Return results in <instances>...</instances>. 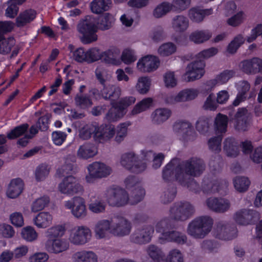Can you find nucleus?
Instances as JSON below:
<instances>
[{
    "mask_svg": "<svg viewBox=\"0 0 262 262\" xmlns=\"http://www.w3.org/2000/svg\"><path fill=\"white\" fill-rule=\"evenodd\" d=\"M205 169L206 164L202 159L192 157L179 164L177 169V178L187 180L190 177H200Z\"/></svg>",
    "mask_w": 262,
    "mask_h": 262,
    "instance_id": "nucleus-1",
    "label": "nucleus"
},
{
    "mask_svg": "<svg viewBox=\"0 0 262 262\" xmlns=\"http://www.w3.org/2000/svg\"><path fill=\"white\" fill-rule=\"evenodd\" d=\"M213 224L212 219L209 216L197 217L188 224L187 233L194 239H203L211 231Z\"/></svg>",
    "mask_w": 262,
    "mask_h": 262,
    "instance_id": "nucleus-2",
    "label": "nucleus"
},
{
    "mask_svg": "<svg viewBox=\"0 0 262 262\" xmlns=\"http://www.w3.org/2000/svg\"><path fill=\"white\" fill-rule=\"evenodd\" d=\"M107 203L113 207H122L126 205L129 198L127 192L120 187H109L105 191Z\"/></svg>",
    "mask_w": 262,
    "mask_h": 262,
    "instance_id": "nucleus-3",
    "label": "nucleus"
},
{
    "mask_svg": "<svg viewBox=\"0 0 262 262\" xmlns=\"http://www.w3.org/2000/svg\"><path fill=\"white\" fill-rule=\"evenodd\" d=\"M97 27L92 19L81 20L77 25L78 31L82 34L80 40L84 44H89L97 40Z\"/></svg>",
    "mask_w": 262,
    "mask_h": 262,
    "instance_id": "nucleus-4",
    "label": "nucleus"
},
{
    "mask_svg": "<svg viewBox=\"0 0 262 262\" xmlns=\"http://www.w3.org/2000/svg\"><path fill=\"white\" fill-rule=\"evenodd\" d=\"M195 212L194 206L188 202L174 203L170 209L171 218L176 221L183 222L192 216Z\"/></svg>",
    "mask_w": 262,
    "mask_h": 262,
    "instance_id": "nucleus-5",
    "label": "nucleus"
},
{
    "mask_svg": "<svg viewBox=\"0 0 262 262\" xmlns=\"http://www.w3.org/2000/svg\"><path fill=\"white\" fill-rule=\"evenodd\" d=\"M95 74L96 78L103 85V88L100 90L101 97L104 100H110L112 102L117 100L121 95V88L114 84H105L106 80L100 70L97 69Z\"/></svg>",
    "mask_w": 262,
    "mask_h": 262,
    "instance_id": "nucleus-6",
    "label": "nucleus"
},
{
    "mask_svg": "<svg viewBox=\"0 0 262 262\" xmlns=\"http://www.w3.org/2000/svg\"><path fill=\"white\" fill-rule=\"evenodd\" d=\"M120 164L126 169L135 173L141 172L146 168L145 163L139 161L138 157L133 151L122 154L120 159Z\"/></svg>",
    "mask_w": 262,
    "mask_h": 262,
    "instance_id": "nucleus-7",
    "label": "nucleus"
},
{
    "mask_svg": "<svg viewBox=\"0 0 262 262\" xmlns=\"http://www.w3.org/2000/svg\"><path fill=\"white\" fill-rule=\"evenodd\" d=\"M89 174L85 177L88 183H94L96 179L107 177L111 173V168L103 163L96 162L88 166Z\"/></svg>",
    "mask_w": 262,
    "mask_h": 262,
    "instance_id": "nucleus-8",
    "label": "nucleus"
},
{
    "mask_svg": "<svg viewBox=\"0 0 262 262\" xmlns=\"http://www.w3.org/2000/svg\"><path fill=\"white\" fill-rule=\"evenodd\" d=\"M64 206L72 209V213L77 219L84 218L87 214V210L84 200L80 196H74L71 200L66 201Z\"/></svg>",
    "mask_w": 262,
    "mask_h": 262,
    "instance_id": "nucleus-9",
    "label": "nucleus"
},
{
    "mask_svg": "<svg viewBox=\"0 0 262 262\" xmlns=\"http://www.w3.org/2000/svg\"><path fill=\"white\" fill-rule=\"evenodd\" d=\"M237 229L234 224L220 221L217 223L215 236L222 240H231L237 236Z\"/></svg>",
    "mask_w": 262,
    "mask_h": 262,
    "instance_id": "nucleus-10",
    "label": "nucleus"
},
{
    "mask_svg": "<svg viewBox=\"0 0 262 262\" xmlns=\"http://www.w3.org/2000/svg\"><path fill=\"white\" fill-rule=\"evenodd\" d=\"M154 228L151 226H145L136 229L130 236L131 242L143 245L149 243L151 240Z\"/></svg>",
    "mask_w": 262,
    "mask_h": 262,
    "instance_id": "nucleus-11",
    "label": "nucleus"
},
{
    "mask_svg": "<svg viewBox=\"0 0 262 262\" xmlns=\"http://www.w3.org/2000/svg\"><path fill=\"white\" fill-rule=\"evenodd\" d=\"M112 233L117 236H123L128 235L132 229L130 222L125 218L116 216L112 218Z\"/></svg>",
    "mask_w": 262,
    "mask_h": 262,
    "instance_id": "nucleus-12",
    "label": "nucleus"
},
{
    "mask_svg": "<svg viewBox=\"0 0 262 262\" xmlns=\"http://www.w3.org/2000/svg\"><path fill=\"white\" fill-rule=\"evenodd\" d=\"M58 189L62 193L71 194L82 192L83 191V187L76 182L75 177L69 176L64 178L58 185Z\"/></svg>",
    "mask_w": 262,
    "mask_h": 262,
    "instance_id": "nucleus-13",
    "label": "nucleus"
},
{
    "mask_svg": "<svg viewBox=\"0 0 262 262\" xmlns=\"http://www.w3.org/2000/svg\"><path fill=\"white\" fill-rule=\"evenodd\" d=\"M234 219L239 225H248L256 222L259 219V214L253 210L243 209L235 213Z\"/></svg>",
    "mask_w": 262,
    "mask_h": 262,
    "instance_id": "nucleus-14",
    "label": "nucleus"
},
{
    "mask_svg": "<svg viewBox=\"0 0 262 262\" xmlns=\"http://www.w3.org/2000/svg\"><path fill=\"white\" fill-rule=\"evenodd\" d=\"M234 119L235 120L234 126L236 130L241 132L248 130L251 123L252 117L246 108H239L234 115Z\"/></svg>",
    "mask_w": 262,
    "mask_h": 262,
    "instance_id": "nucleus-15",
    "label": "nucleus"
},
{
    "mask_svg": "<svg viewBox=\"0 0 262 262\" xmlns=\"http://www.w3.org/2000/svg\"><path fill=\"white\" fill-rule=\"evenodd\" d=\"M91 237L90 229L85 226H79L71 233L69 240L74 245H81L88 243Z\"/></svg>",
    "mask_w": 262,
    "mask_h": 262,
    "instance_id": "nucleus-16",
    "label": "nucleus"
},
{
    "mask_svg": "<svg viewBox=\"0 0 262 262\" xmlns=\"http://www.w3.org/2000/svg\"><path fill=\"white\" fill-rule=\"evenodd\" d=\"M207 207L217 213H224L230 207V203L228 200L223 198H209L206 201Z\"/></svg>",
    "mask_w": 262,
    "mask_h": 262,
    "instance_id": "nucleus-17",
    "label": "nucleus"
},
{
    "mask_svg": "<svg viewBox=\"0 0 262 262\" xmlns=\"http://www.w3.org/2000/svg\"><path fill=\"white\" fill-rule=\"evenodd\" d=\"M241 70L246 74L262 73V60L257 57L245 60L240 64Z\"/></svg>",
    "mask_w": 262,
    "mask_h": 262,
    "instance_id": "nucleus-18",
    "label": "nucleus"
},
{
    "mask_svg": "<svg viewBox=\"0 0 262 262\" xmlns=\"http://www.w3.org/2000/svg\"><path fill=\"white\" fill-rule=\"evenodd\" d=\"M45 245L47 251L54 254L63 252L69 248V243L66 239L60 238L47 240Z\"/></svg>",
    "mask_w": 262,
    "mask_h": 262,
    "instance_id": "nucleus-19",
    "label": "nucleus"
},
{
    "mask_svg": "<svg viewBox=\"0 0 262 262\" xmlns=\"http://www.w3.org/2000/svg\"><path fill=\"white\" fill-rule=\"evenodd\" d=\"M217 180L209 177H205L202 183V189L204 193H214L219 191L220 189L227 187L228 183L226 181H222V185H218Z\"/></svg>",
    "mask_w": 262,
    "mask_h": 262,
    "instance_id": "nucleus-20",
    "label": "nucleus"
},
{
    "mask_svg": "<svg viewBox=\"0 0 262 262\" xmlns=\"http://www.w3.org/2000/svg\"><path fill=\"white\" fill-rule=\"evenodd\" d=\"M159 64L158 59L152 56H147L139 60L137 68L141 72H150L156 70Z\"/></svg>",
    "mask_w": 262,
    "mask_h": 262,
    "instance_id": "nucleus-21",
    "label": "nucleus"
},
{
    "mask_svg": "<svg viewBox=\"0 0 262 262\" xmlns=\"http://www.w3.org/2000/svg\"><path fill=\"white\" fill-rule=\"evenodd\" d=\"M112 218L110 220L103 219L98 221L95 224L94 232L97 238H103L105 237L108 232L112 233Z\"/></svg>",
    "mask_w": 262,
    "mask_h": 262,
    "instance_id": "nucleus-22",
    "label": "nucleus"
},
{
    "mask_svg": "<svg viewBox=\"0 0 262 262\" xmlns=\"http://www.w3.org/2000/svg\"><path fill=\"white\" fill-rule=\"evenodd\" d=\"M173 129L184 139L187 140L191 139L193 127L189 122L183 121H177L173 125Z\"/></svg>",
    "mask_w": 262,
    "mask_h": 262,
    "instance_id": "nucleus-23",
    "label": "nucleus"
},
{
    "mask_svg": "<svg viewBox=\"0 0 262 262\" xmlns=\"http://www.w3.org/2000/svg\"><path fill=\"white\" fill-rule=\"evenodd\" d=\"M171 115V111L168 108H157L151 115V121L155 124H161L167 120Z\"/></svg>",
    "mask_w": 262,
    "mask_h": 262,
    "instance_id": "nucleus-24",
    "label": "nucleus"
},
{
    "mask_svg": "<svg viewBox=\"0 0 262 262\" xmlns=\"http://www.w3.org/2000/svg\"><path fill=\"white\" fill-rule=\"evenodd\" d=\"M74 262H97V256L91 251L81 250L74 253L72 257Z\"/></svg>",
    "mask_w": 262,
    "mask_h": 262,
    "instance_id": "nucleus-25",
    "label": "nucleus"
},
{
    "mask_svg": "<svg viewBox=\"0 0 262 262\" xmlns=\"http://www.w3.org/2000/svg\"><path fill=\"white\" fill-rule=\"evenodd\" d=\"M23 188L24 183L20 179L12 180L9 184L7 191V195L10 198H16L21 193Z\"/></svg>",
    "mask_w": 262,
    "mask_h": 262,
    "instance_id": "nucleus-26",
    "label": "nucleus"
},
{
    "mask_svg": "<svg viewBox=\"0 0 262 262\" xmlns=\"http://www.w3.org/2000/svg\"><path fill=\"white\" fill-rule=\"evenodd\" d=\"M180 163L177 159H173L168 163L163 170V179L169 181L174 177L177 180V169Z\"/></svg>",
    "mask_w": 262,
    "mask_h": 262,
    "instance_id": "nucleus-27",
    "label": "nucleus"
},
{
    "mask_svg": "<svg viewBox=\"0 0 262 262\" xmlns=\"http://www.w3.org/2000/svg\"><path fill=\"white\" fill-rule=\"evenodd\" d=\"M212 36L211 33L207 30H195L190 33L189 40L195 44H201L208 40Z\"/></svg>",
    "mask_w": 262,
    "mask_h": 262,
    "instance_id": "nucleus-28",
    "label": "nucleus"
},
{
    "mask_svg": "<svg viewBox=\"0 0 262 262\" xmlns=\"http://www.w3.org/2000/svg\"><path fill=\"white\" fill-rule=\"evenodd\" d=\"M115 133V127L112 124L102 125L95 133V137L104 140L112 138Z\"/></svg>",
    "mask_w": 262,
    "mask_h": 262,
    "instance_id": "nucleus-29",
    "label": "nucleus"
},
{
    "mask_svg": "<svg viewBox=\"0 0 262 262\" xmlns=\"http://www.w3.org/2000/svg\"><path fill=\"white\" fill-rule=\"evenodd\" d=\"M97 153L95 146L90 143H85L79 147L77 155L81 159H88L93 157Z\"/></svg>",
    "mask_w": 262,
    "mask_h": 262,
    "instance_id": "nucleus-30",
    "label": "nucleus"
},
{
    "mask_svg": "<svg viewBox=\"0 0 262 262\" xmlns=\"http://www.w3.org/2000/svg\"><path fill=\"white\" fill-rule=\"evenodd\" d=\"M189 27L188 19L182 15L174 17L172 20V27L177 32H183Z\"/></svg>",
    "mask_w": 262,
    "mask_h": 262,
    "instance_id": "nucleus-31",
    "label": "nucleus"
},
{
    "mask_svg": "<svg viewBox=\"0 0 262 262\" xmlns=\"http://www.w3.org/2000/svg\"><path fill=\"white\" fill-rule=\"evenodd\" d=\"M120 50L112 47L108 50L101 53V60L106 63L115 64L119 56Z\"/></svg>",
    "mask_w": 262,
    "mask_h": 262,
    "instance_id": "nucleus-32",
    "label": "nucleus"
},
{
    "mask_svg": "<svg viewBox=\"0 0 262 262\" xmlns=\"http://www.w3.org/2000/svg\"><path fill=\"white\" fill-rule=\"evenodd\" d=\"M111 4V0H93L90 4V7L93 13L100 14L108 11Z\"/></svg>",
    "mask_w": 262,
    "mask_h": 262,
    "instance_id": "nucleus-33",
    "label": "nucleus"
},
{
    "mask_svg": "<svg viewBox=\"0 0 262 262\" xmlns=\"http://www.w3.org/2000/svg\"><path fill=\"white\" fill-rule=\"evenodd\" d=\"M228 118L227 116L221 114H217L214 122V129L215 133L221 135L227 131Z\"/></svg>",
    "mask_w": 262,
    "mask_h": 262,
    "instance_id": "nucleus-34",
    "label": "nucleus"
},
{
    "mask_svg": "<svg viewBox=\"0 0 262 262\" xmlns=\"http://www.w3.org/2000/svg\"><path fill=\"white\" fill-rule=\"evenodd\" d=\"M147 255L155 262H160L165 259V254L162 249L158 246L154 245H149L146 248Z\"/></svg>",
    "mask_w": 262,
    "mask_h": 262,
    "instance_id": "nucleus-35",
    "label": "nucleus"
},
{
    "mask_svg": "<svg viewBox=\"0 0 262 262\" xmlns=\"http://www.w3.org/2000/svg\"><path fill=\"white\" fill-rule=\"evenodd\" d=\"M38 228H46L52 224V216L47 212L39 213L33 220Z\"/></svg>",
    "mask_w": 262,
    "mask_h": 262,
    "instance_id": "nucleus-36",
    "label": "nucleus"
},
{
    "mask_svg": "<svg viewBox=\"0 0 262 262\" xmlns=\"http://www.w3.org/2000/svg\"><path fill=\"white\" fill-rule=\"evenodd\" d=\"M36 17V12L32 9L26 10L19 14L16 18V25L18 27H23L30 23Z\"/></svg>",
    "mask_w": 262,
    "mask_h": 262,
    "instance_id": "nucleus-37",
    "label": "nucleus"
},
{
    "mask_svg": "<svg viewBox=\"0 0 262 262\" xmlns=\"http://www.w3.org/2000/svg\"><path fill=\"white\" fill-rule=\"evenodd\" d=\"M199 92L196 89H187L180 92L175 97L174 100L177 102H183L194 99L196 97Z\"/></svg>",
    "mask_w": 262,
    "mask_h": 262,
    "instance_id": "nucleus-38",
    "label": "nucleus"
},
{
    "mask_svg": "<svg viewBox=\"0 0 262 262\" xmlns=\"http://www.w3.org/2000/svg\"><path fill=\"white\" fill-rule=\"evenodd\" d=\"M224 144V149L227 156L235 157L238 155V145L234 139L227 138L225 140Z\"/></svg>",
    "mask_w": 262,
    "mask_h": 262,
    "instance_id": "nucleus-39",
    "label": "nucleus"
},
{
    "mask_svg": "<svg viewBox=\"0 0 262 262\" xmlns=\"http://www.w3.org/2000/svg\"><path fill=\"white\" fill-rule=\"evenodd\" d=\"M76 105L82 110H86L93 105L90 96L83 94H77L74 99Z\"/></svg>",
    "mask_w": 262,
    "mask_h": 262,
    "instance_id": "nucleus-40",
    "label": "nucleus"
},
{
    "mask_svg": "<svg viewBox=\"0 0 262 262\" xmlns=\"http://www.w3.org/2000/svg\"><path fill=\"white\" fill-rule=\"evenodd\" d=\"M172 11L170 3L163 2L158 5L152 11V16L156 18H161L166 15L169 12Z\"/></svg>",
    "mask_w": 262,
    "mask_h": 262,
    "instance_id": "nucleus-41",
    "label": "nucleus"
},
{
    "mask_svg": "<svg viewBox=\"0 0 262 262\" xmlns=\"http://www.w3.org/2000/svg\"><path fill=\"white\" fill-rule=\"evenodd\" d=\"M65 231L64 227L62 225H57L49 228L46 232L47 240L58 239V238L64 235Z\"/></svg>",
    "mask_w": 262,
    "mask_h": 262,
    "instance_id": "nucleus-42",
    "label": "nucleus"
},
{
    "mask_svg": "<svg viewBox=\"0 0 262 262\" xmlns=\"http://www.w3.org/2000/svg\"><path fill=\"white\" fill-rule=\"evenodd\" d=\"M114 22L113 15L110 13H105L99 17L97 28L101 30H108L112 27Z\"/></svg>",
    "mask_w": 262,
    "mask_h": 262,
    "instance_id": "nucleus-43",
    "label": "nucleus"
},
{
    "mask_svg": "<svg viewBox=\"0 0 262 262\" xmlns=\"http://www.w3.org/2000/svg\"><path fill=\"white\" fill-rule=\"evenodd\" d=\"M153 100L151 98H146L137 103L132 111L133 115H137L149 109L152 105Z\"/></svg>",
    "mask_w": 262,
    "mask_h": 262,
    "instance_id": "nucleus-44",
    "label": "nucleus"
},
{
    "mask_svg": "<svg viewBox=\"0 0 262 262\" xmlns=\"http://www.w3.org/2000/svg\"><path fill=\"white\" fill-rule=\"evenodd\" d=\"M89 209L95 214L103 213L106 208V203L101 199H97L88 205Z\"/></svg>",
    "mask_w": 262,
    "mask_h": 262,
    "instance_id": "nucleus-45",
    "label": "nucleus"
},
{
    "mask_svg": "<svg viewBox=\"0 0 262 262\" xmlns=\"http://www.w3.org/2000/svg\"><path fill=\"white\" fill-rule=\"evenodd\" d=\"M164 237L170 241L174 242L180 244H184L187 241L186 235L184 233L177 231H172L167 232Z\"/></svg>",
    "mask_w": 262,
    "mask_h": 262,
    "instance_id": "nucleus-46",
    "label": "nucleus"
},
{
    "mask_svg": "<svg viewBox=\"0 0 262 262\" xmlns=\"http://www.w3.org/2000/svg\"><path fill=\"white\" fill-rule=\"evenodd\" d=\"M233 182L235 188L240 192L247 191L250 184L248 179L245 177H236Z\"/></svg>",
    "mask_w": 262,
    "mask_h": 262,
    "instance_id": "nucleus-47",
    "label": "nucleus"
},
{
    "mask_svg": "<svg viewBox=\"0 0 262 262\" xmlns=\"http://www.w3.org/2000/svg\"><path fill=\"white\" fill-rule=\"evenodd\" d=\"M14 44L15 41L13 38L9 37L6 39L3 35H0V53H9Z\"/></svg>",
    "mask_w": 262,
    "mask_h": 262,
    "instance_id": "nucleus-48",
    "label": "nucleus"
},
{
    "mask_svg": "<svg viewBox=\"0 0 262 262\" xmlns=\"http://www.w3.org/2000/svg\"><path fill=\"white\" fill-rule=\"evenodd\" d=\"M50 202V199L48 196H43L35 200L31 206V210L36 212L43 210Z\"/></svg>",
    "mask_w": 262,
    "mask_h": 262,
    "instance_id": "nucleus-49",
    "label": "nucleus"
},
{
    "mask_svg": "<svg viewBox=\"0 0 262 262\" xmlns=\"http://www.w3.org/2000/svg\"><path fill=\"white\" fill-rule=\"evenodd\" d=\"M145 193V190L140 186H138L132 190L129 200L132 204H137L142 200Z\"/></svg>",
    "mask_w": 262,
    "mask_h": 262,
    "instance_id": "nucleus-50",
    "label": "nucleus"
},
{
    "mask_svg": "<svg viewBox=\"0 0 262 262\" xmlns=\"http://www.w3.org/2000/svg\"><path fill=\"white\" fill-rule=\"evenodd\" d=\"M194 177H190L188 180H182L180 178H177V180L183 186H186L190 190L197 193L200 191V186L198 183L193 179Z\"/></svg>",
    "mask_w": 262,
    "mask_h": 262,
    "instance_id": "nucleus-51",
    "label": "nucleus"
},
{
    "mask_svg": "<svg viewBox=\"0 0 262 262\" xmlns=\"http://www.w3.org/2000/svg\"><path fill=\"white\" fill-rule=\"evenodd\" d=\"M172 225L170 220L168 219H164L157 222L156 225V230L165 236L166 233L169 232L168 230L172 228Z\"/></svg>",
    "mask_w": 262,
    "mask_h": 262,
    "instance_id": "nucleus-52",
    "label": "nucleus"
},
{
    "mask_svg": "<svg viewBox=\"0 0 262 262\" xmlns=\"http://www.w3.org/2000/svg\"><path fill=\"white\" fill-rule=\"evenodd\" d=\"M191 0H173L170 3L172 11L180 12L186 9L190 4Z\"/></svg>",
    "mask_w": 262,
    "mask_h": 262,
    "instance_id": "nucleus-53",
    "label": "nucleus"
},
{
    "mask_svg": "<svg viewBox=\"0 0 262 262\" xmlns=\"http://www.w3.org/2000/svg\"><path fill=\"white\" fill-rule=\"evenodd\" d=\"M245 38L241 34H238L229 44L227 51L231 54L235 53L239 47L244 42Z\"/></svg>",
    "mask_w": 262,
    "mask_h": 262,
    "instance_id": "nucleus-54",
    "label": "nucleus"
},
{
    "mask_svg": "<svg viewBox=\"0 0 262 262\" xmlns=\"http://www.w3.org/2000/svg\"><path fill=\"white\" fill-rule=\"evenodd\" d=\"M177 193L176 187L174 185H170L164 192L161 196V201L164 204H167L174 199Z\"/></svg>",
    "mask_w": 262,
    "mask_h": 262,
    "instance_id": "nucleus-55",
    "label": "nucleus"
},
{
    "mask_svg": "<svg viewBox=\"0 0 262 262\" xmlns=\"http://www.w3.org/2000/svg\"><path fill=\"white\" fill-rule=\"evenodd\" d=\"M29 125L25 123L15 127L7 135L9 139H14L24 134L27 130Z\"/></svg>",
    "mask_w": 262,
    "mask_h": 262,
    "instance_id": "nucleus-56",
    "label": "nucleus"
},
{
    "mask_svg": "<svg viewBox=\"0 0 262 262\" xmlns=\"http://www.w3.org/2000/svg\"><path fill=\"white\" fill-rule=\"evenodd\" d=\"M207 10H204L198 8L191 9L189 11L190 18L193 21L200 22L203 20Z\"/></svg>",
    "mask_w": 262,
    "mask_h": 262,
    "instance_id": "nucleus-57",
    "label": "nucleus"
},
{
    "mask_svg": "<svg viewBox=\"0 0 262 262\" xmlns=\"http://www.w3.org/2000/svg\"><path fill=\"white\" fill-rule=\"evenodd\" d=\"M204 74V72H199L194 69H189L187 67V71L183 76V79L186 81H194L201 78Z\"/></svg>",
    "mask_w": 262,
    "mask_h": 262,
    "instance_id": "nucleus-58",
    "label": "nucleus"
},
{
    "mask_svg": "<svg viewBox=\"0 0 262 262\" xmlns=\"http://www.w3.org/2000/svg\"><path fill=\"white\" fill-rule=\"evenodd\" d=\"M176 51V46L173 43L167 42L159 48L158 53L162 56H167L174 53Z\"/></svg>",
    "mask_w": 262,
    "mask_h": 262,
    "instance_id": "nucleus-59",
    "label": "nucleus"
},
{
    "mask_svg": "<svg viewBox=\"0 0 262 262\" xmlns=\"http://www.w3.org/2000/svg\"><path fill=\"white\" fill-rule=\"evenodd\" d=\"M150 81L147 77H141L136 85L137 90L140 94H144L149 91Z\"/></svg>",
    "mask_w": 262,
    "mask_h": 262,
    "instance_id": "nucleus-60",
    "label": "nucleus"
},
{
    "mask_svg": "<svg viewBox=\"0 0 262 262\" xmlns=\"http://www.w3.org/2000/svg\"><path fill=\"white\" fill-rule=\"evenodd\" d=\"M223 165V160L219 155L212 157L209 162L210 170L214 173L220 171Z\"/></svg>",
    "mask_w": 262,
    "mask_h": 262,
    "instance_id": "nucleus-61",
    "label": "nucleus"
},
{
    "mask_svg": "<svg viewBox=\"0 0 262 262\" xmlns=\"http://www.w3.org/2000/svg\"><path fill=\"white\" fill-rule=\"evenodd\" d=\"M130 125L129 122L120 124L117 129L115 140L117 142L120 143L123 140L127 135V127Z\"/></svg>",
    "mask_w": 262,
    "mask_h": 262,
    "instance_id": "nucleus-62",
    "label": "nucleus"
},
{
    "mask_svg": "<svg viewBox=\"0 0 262 262\" xmlns=\"http://www.w3.org/2000/svg\"><path fill=\"white\" fill-rule=\"evenodd\" d=\"M21 236L23 238L29 242L35 240L37 237V234L35 230L31 227L28 226L22 229Z\"/></svg>",
    "mask_w": 262,
    "mask_h": 262,
    "instance_id": "nucleus-63",
    "label": "nucleus"
},
{
    "mask_svg": "<svg viewBox=\"0 0 262 262\" xmlns=\"http://www.w3.org/2000/svg\"><path fill=\"white\" fill-rule=\"evenodd\" d=\"M124 113L121 111L117 106L116 108L110 109L106 114L105 118L109 122L117 120L123 117Z\"/></svg>",
    "mask_w": 262,
    "mask_h": 262,
    "instance_id": "nucleus-64",
    "label": "nucleus"
}]
</instances>
